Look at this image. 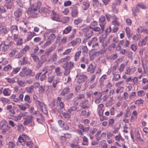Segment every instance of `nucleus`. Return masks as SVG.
<instances>
[{"mask_svg":"<svg viewBox=\"0 0 148 148\" xmlns=\"http://www.w3.org/2000/svg\"><path fill=\"white\" fill-rule=\"evenodd\" d=\"M56 36L54 34H51L47 38V40L46 42L43 45L41 46V47L43 49H45L51 43L53 42L54 39L55 38Z\"/></svg>","mask_w":148,"mask_h":148,"instance_id":"1","label":"nucleus"},{"mask_svg":"<svg viewBox=\"0 0 148 148\" xmlns=\"http://www.w3.org/2000/svg\"><path fill=\"white\" fill-rule=\"evenodd\" d=\"M37 8H35L34 5H32L31 7L29 8L27 10L28 14L33 18L36 17L37 16V14L36 12L37 10Z\"/></svg>","mask_w":148,"mask_h":148,"instance_id":"2","label":"nucleus"},{"mask_svg":"<svg viewBox=\"0 0 148 148\" xmlns=\"http://www.w3.org/2000/svg\"><path fill=\"white\" fill-rule=\"evenodd\" d=\"M9 56L11 58L14 56L15 58H19L22 56V54L17 50L14 49L9 54Z\"/></svg>","mask_w":148,"mask_h":148,"instance_id":"3","label":"nucleus"},{"mask_svg":"<svg viewBox=\"0 0 148 148\" xmlns=\"http://www.w3.org/2000/svg\"><path fill=\"white\" fill-rule=\"evenodd\" d=\"M33 117L31 116H27L25 119L24 122L23 124L24 125H27L30 124V125L32 126L34 125V121L33 120Z\"/></svg>","mask_w":148,"mask_h":148,"instance_id":"4","label":"nucleus"},{"mask_svg":"<svg viewBox=\"0 0 148 148\" xmlns=\"http://www.w3.org/2000/svg\"><path fill=\"white\" fill-rule=\"evenodd\" d=\"M10 128V127L6 124L5 122L1 121L0 123V129L2 130V132L3 133H5L8 131Z\"/></svg>","mask_w":148,"mask_h":148,"instance_id":"5","label":"nucleus"},{"mask_svg":"<svg viewBox=\"0 0 148 148\" xmlns=\"http://www.w3.org/2000/svg\"><path fill=\"white\" fill-rule=\"evenodd\" d=\"M47 61V58L45 57V56L43 55L41 56L40 59H39L36 62V67L37 68H40L44 63Z\"/></svg>","mask_w":148,"mask_h":148,"instance_id":"6","label":"nucleus"},{"mask_svg":"<svg viewBox=\"0 0 148 148\" xmlns=\"http://www.w3.org/2000/svg\"><path fill=\"white\" fill-rule=\"evenodd\" d=\"M22 70L24 71L25 73L26 76H30L34 77L35 73L34 72L32 71L30 69H29L25 66H24L22 68Z\"/></svg>","mask_w":148,"mask_h":148,"instance_id":"7","label":"nucleus"},{"mask_svg":"<svg viewBox=\"0 0 148 148\" xmlns=\"http://www.w3.org/2000/svg\"><path fill=\"white\" fill-rule=\"evenodd\" d=\"M74 66V63L72 61H70L69 62H66L62 66V67L63 69H66V68L71 69Z\"/></svg>","mask_w":148,"mask_h":148,"instance_id":"8","label":"nucleus"},{"mask_svg":"<svg viewBox=\"0 0 148 148\" xmlns=\"http://www.w3.org/2000/svg\"><path fill=\"white\" fill-rule=\"evenodd\" d=\"M58 58V56L56 53H54L48 59L47 62H48L53 63L56 61Z\"/></svg>","mask_w":148,"mask_h":148,"instance_id":"9","label":"nucleus"},{"mask_svg":"<svg viewBox=\"0 0 148 148\" xmlns=\"http://www.w3.org/2000/svg\"><path fill=\"white\" fill-rule=\"evenodd\" d=\"M136 70V67H133L130 68L129 67H126L125 69V73L131 75L133 74Z\"/></svg>","mask_w":148,"mask_h":148,"instance_id":"10","label":"nucleus"},{"mask_svg":"<svg viewBox=\"0 0 148 148\" xmlns=\"http://www.w3.org/2000/svg\"><path fill=\"white\" fill-rule=\"evenodd\" d=\"M22 11V9L18 8L17 10L14 12V15L16 17V19L17 21H18L19 18L21 16Z\"/></svg>","mask_w":148,"mask_h":148,"instance_id":"11","label":"nucleus"},{"mask_svg":"<svg viewBox=\"0 0 148 148\" xmlns=\"http://www.w3.org/2000/svg\"><path fill=\"white\" fill-rule=\"evenodd\" d=\"M105 21L106 18L105 16H101L99 18V25L100 26H102V28H103V27H104L105 25L106 24Z\"/></svg>","mask_w":148,"mask_h":148,"instance_id":"12","label":"nucleus"},{"mask_svg":"<svg viewBox=\"0 0 148 148\" xmlns=\"http://www.w3.org/2000/svg\"><path fill=\"white\" fill-rule=\"evenodd\" d=\"M51 18L53 20L59 21H60L59 15L53 11H52L51 15Z\"/></svg>","mask_w":148,"mask_h":148,"instance_id":"13","label":"nucleus"},{"mask_svg":"<svg viewBox=\"0 0 148 148\" xmlns=\"http://www.w3.org/2000/svg\"><path fill=\"white\" fill-rule=\"evenodd\" d=\"M95 68L96 66L94 64L91 63L89 66L87 71L90 72L91 73H93L95 72Z\"/></svg>","mask_w":148,"mask_h":148,"instance_id":"14","label":"nucleus"},{"mask_svg":"<svg viewBox=\"0 0 148 148\" xmlns=\"http://www.w3.org/2000/svg\"><path fill=\"white\" fill-rule=\"evenodd\" d=\"M111 19L112 20V24L114 26H119V23L117 20V18L115 16H113L111 17Z\"/></svg>","mask_w":148,"mask_h":148,"instance_id":"15","label":"nucleus"},{"mask_svg":"<svg viewBox=\"0 0 148 148\" xmlns=\"http://www.w3.org/2000/svg\"><path fill=\"white\" fill-rule=\"evenodd\" d=\"M77 132L80 136H82L83 134V127L82 125L80 124L78 125Z\"/></svg>","mask_w":148,"mask_h":148,"instance_id":"16","label":"nucleus"},{"mask_svg":"<svg viewBox=\"0 0 148 148\" xmlns=\"http://www.w3.org/2000/svg\"><path fill=\"white\" fill-rule=\"evenodd\" d=\"M3 42V45H5L10 47L12 44V42L11 40V39L10 38H8L5 40Z\"/></svg>","mask_w":148,"mask_h":148,"instance_id":"17","label":"nucleus"},{"mask_svg":"<svg viewBox=\"0 0 148 148\" xmlns=\"http://www.w3.org/2000/svg\"><path fill=\"white\" fill-rule=\"evenodd\" d=\"M55 49L54 47H51L48 49H47L45 51V53L47 57L49 56L51 54V52Z\"/></svg>","mask_w":148,"mask_h":148,"instance_id":"18","label":"nucleus"},{"mask_svg":"<svg viewBox=\"0 0 148 148\" xmlns=\"http://www.w3.org/2000/svg\"><path fill=\"white\" fill-rule=\"evenodd\" d=\"M10 31L12 34L18 33V27L16 25H13L10 27Z\"/></svg>","mask_w":148,"mask_h":148,"instance_id":"19","label":"nucleus"},{"mask_svg":"<svg viewBox=\"0 0 148 148\" xmlns=\"http://www.w3.org/2000/svg\"><path fill=\"white\" fill-rule=\"evenodd\" d=\"M10 91L9 88H5L3 91V93L5 96H9L10 95Z\"/></svg>","mask_w":148,"mask_h":148,"instance_id":"20","label":"nucleus"},{"mask_svg":"<svg viewBox=\"0 0 148 148\" xmlns=\"http://www.w3.org/2000/svg\"><path fill=\"white\" fill-rule=\"evenodd\" d=\"M147 37H145L143 40L140 41L138 42V45L139 46H142L143 45H145L147 42Z\"/></svg>","mask_w":148,"mask_h":148,"instance_id":"21","label":"nucleus"},{"mask_svg":"<svg viewBox=\"0 0 148 148\" xmlns=\"http://www.w3.org/2000/svg\"><path fill=\"white\" fill-rule=\"evenodd\" d=\"M100 26L101 27V28L99 27H97L94 28L93 29V30L95 31L99 32V33L100 34L102 33L103 32L104 27H103V28H102V26Z\"/></svg>","mask_w":148,"mask_h":148,"instance_id":"22","label":"nucleus"},{"mask_svg":"<svg viewBox=\"0 0 148 148\" xmlns=\"http://www.w3.org/2000/svg\"><path fill=\"white\" fill-rule=\"evenodd\" d=\"M71 14L73 17H76L78 15V11L76 8H74L72 11Z\"/></svg>","mask_w":148,"mask_h":148,"instance_id":"23","label":"nucleus"},{"mask_svg":"<svg viewBox=\"0 0 148 148\" xmlns=\"http://www.w3.org/2000/svg\"><path fill=\"white\" fill-rule=\"evenodd\" d=\"M25 90L28 93H32L34 92V86L32 85L29 87H27L25 88Z\"/></svg>","mask_w":148,"mask_h":148,"instance_id":"24","label":"nucleus"},{"mask_svg":"<svg viewBox=\"0 0 148 148\" xmlns=\"http://www.w3.org/2000/svg\"><path fill=\"white\" fill-rule=\"evenodd\" d=\"M55 72L57 76H61L62 74V73L61 71V68L59 67L55 69Z\"/></svg>","mask_w":148,"mask_h":148,"instance_id":"25","label":"nucleus"},{"mask_svg":"<svg viewBox=\"0 0 148 148\" xmlns=\"http://www.w3.org/2000/svg\"><path fill=\"white\" fill-rule=\"evenodd\" d=\"M19 108L23 110H25L27 109V108L29 107V105L27 103H25L24 105H18Z\"/></svg>","mask_w":148,"mask_h":148,"instance_id":"26","label":"nucleus"},{"mask_svg":"<svg viewBox=\"0 0 148 148\" xmlns=\"http://www.w3.org/2000/svg\"><path fill=\"white\" fill-rule=\"evenodd\" d=\"M97 38L96 37H94L92 38L90 41L88 42V44L90 46L91 45L97 42Z\"/></svg>","mask_w":148,"mask_h":148,"instance_id":"27","label":"nucleus"},{"mask_svg":"<svg viewBox=\"0 0 148 148\" xmlns=\"http://www.w3.org/2000/svg\"><path fill=\"white\" fill-rule=\"evenodd\" d=\"M100 145L102 148H108L107 144L105 140H102L101 141Z\"/></svg>","mask_w":148,"mask_h":148,"instance_id":"28","label":"nucleus"},{"mask_svg":"<svg viewBox=\"0 0 148 148\" xmlns=\"http://www.w3.org/2000/svg\"><path fill=\"white\" fill-rule=\"evenodd\" d=\"M70 91V88L69 87H66L64 88L61 93V95L64 96L66 94L68 93Z\"/></svg>","mask_w":148,"mask_h":148,"instance_id":"29","label":"nucleus"},{"mask_svg":"<svg viewBox=\"0 0 148 148\" xmlns=\"http://www.w3.org/2000/svg\"><path fill=\"white\" fill-rule=\"evenodd\" d=\"M35 102L36 105L38 107H40V109L44 106H45L44 104L42 102H41L39 100H36Z\"/></svg>","mask_w":148,"mask_h":148,"instance_id":"30","label":"nucleus"},{"mask_svg":"<svg viewBox=\"0 0 148 148\" xmlns=\"http://www.w3.org/2000/svg\"><path fill=\"white\" fill-rule=\"evenodd\" d=\"M71 30V26H68L63 31V34H67L69 33Z\"/></svg>","mask_w":148,"mask_h":148,"instance_id":"31","label":"nucleus"},{"mask_svg":"<svg viewBox=\"0 0 148 148\" xmlns=\"http://www.w3.org/2000/svg\"><path fill=\"white\" fill-rule=\"evenodd\" d=\"M29 46L28 45H26L23 48V49L20 52L22 54L23 53L25 54L26 53L27 51L29 50Z\"/></svg>","mask_w":148,"mask_h":148,"instance_id":"32","label":"nucleus"},{"mask_svg":"<svg viewBox=\"0 0 148 148\" xmlns=\"http://www.w3.org/2000/svg\"><path fill=\"white\" fill-rule=\"evenodd\" d=\"M24 144L26 145L27 146L29 147L30 148H32L34 146L33 144L32 141L28 142L25 140L24 141Z\"/></svg>","mask_w":148,"mask_h":148,"instance_id":"33","label":"nucleus"},{"mask_svg":"<svg viewBox=\"0 0 148 148\" xmlns=\"http://www.w3.org/2000/svg\"><path fill=\"white\" fill-rule=\"evenodd\" d=\"M39 12L41 13H48L49 12V10L47 8L43 7L41 8L39 10Z\"/></svg>","mask_w":148,"mask_h":148,"instance_id":"34","label":"nucleus"},{"mask_svg":"<svg viewBox=\"0 0 148 148\" xmlns=\"http://www.w3.org/2000/svg\"><path fill=\"white\" fill-rule=\"evenodd\" d=\"M91 32H88L84 35L85 37H84V40H87L91 36V34H90Z\"/></svg>","mask_w":148,"mask_h":148,"instance_id":"35","label":"nucleus"},{"mask_svg":"<svg viewBox=\"0 0 148 148\" xmlns=\"http://www.w3.org/2000/svg\"><path fill=\"white\" fill-rule=\"evenodd\" d=\"M31 56L32 58L34 61L36 62H37V61L39 59L38 57L34 53L31 54Z\"/></svg>","mask_w":148,"mask_h":148,"instance_id":"36","label":"nucleus"},{"mask_svg":"<svg viewBox=\"0 0 148 148\" xmlns=\"http://www.w3.org/2000/svg\"><path fill=\"white\" fill-rule=\"evenodd\" d=\"M7 145L8 148H14L16 146V145L14 143L11 141H9Z\"/></svg>","mask_w":148,"mask_h":148,"instance_id":"37","label":"nucleus"},{"mask_svg":"<svg viewBox=\"0 0 148 148\" xmlns=\"http://www.w3.org/2000/svg\"><path fill=\"white\" fill-rule=\"evenodd\" d=\"M70 59V57L68 56L66 58L61 59L59 61V63H62L65 62H67Z\"/></svg>","mask_w":148,"mask_h":148,"instance_id":"38","label":"nucleus"},{"mask_svg":"<svg viewBox=\"0 0 148 148\" xmlns=\"http://www.w3.org/2000/svg\"><path fill=\"white\" fill-rule=\"evenodd\" d=\"M81 52V51H79L78 52H77L75 53L74 58V60L75 61H77L78 59H79V58Z\"/></svg>","mask_w":148,"mask_h":148,"instance_id":"39","label":"nucleus"},{"mask_svg":"<svg viewBox=\"0 0 148 148\" xmlns=\"http://www.w3.org/2000/svg\"><path fill=\"white\" fill-rule=\"evenodd\" d=\"M8 30L6 27L2 28L0 30V32L1 34H5L7 33Z\"/></svg>","mask_w":148,"mask_h":148,"instance_id":"40","label":"nucleus"},{"mask_svg":"<svg viewBox=\"0 0 148 148\" xmlns=\"http://www.w3.org/2000/svg\"><path fill=\"white\" fill-rule=\"evenodd\" d=\"M24 100L28 103H30L31 102L30 97L28 95H26L25 96Z\"/></svg>","mask_w":148,"mask_h":148,"instance_id":"41","label":"nucleus"},{"mask_svg":"<svg viewBox=\"0 0 148 148\" xmlns=\"http://www.w3.org/2000/svg\"><path fill=\"white\" fill-rule=\"evenodd\" d=\"M90 6V4L89 2L86 1H85L84 2V10H87L89 7Z\"/></svg>","mask_w":148,"mask_h":148,"instance_id":"42","label":"nucleus"},{"mask_svg":"<svg viewBox=\"0 0 148 148\" xmlns=\"http://www.w3.org/2000/svg\"><path fill=\"white\" fill-rule=\"evenodd\" d=\"M13 5V2H9L6 3L4 5L7 9H10Z\"/></svg>","mask_w":148,"mask_h":148,"instance_id":"43","label":"nucleus"},{"mask_svg":"<svg viewBox=\"0 0 148 148\" xmlns=\"http://www.w3.org/2000/svg\"><path fill=\"white\" fill-rule=\"evenodd\" d=\"M115 139L117 141H119L120 140L123 141L124 140V139L122 137L120 134H119L118 135L115 136Z\"/></svg>","mask_w":148,"mask_h":148,"instance_id":"44","label":"nucleus"},{"mask_svg":"<svg viewBox=\"0 0 148 148\" xmlns=\"http://www.w3.org/2000/svg\"><path fill=\"white\" fill-rule=\"evenodd\" d=\"M145 94V92L143 90H140L137 92V95L139 97L144 96Z\"/></svg>","mask_w":148,"mask_h":148,"instance_id":"45","label":"nucleus"},{"mask_svg":"<svg viewBox=\"0 0 148 148\" xmlns=\"http://www.w3.org/2000/svg\"><path fill=\"white\" fill-rule=\"evenodd\" d=\"M143 67L144 70V73L143 74H146L148 75V68L146 65H143Z\"/></svg>","mask_w":148,"mask_h":148,"instance_id":"46","label":"nucleus"},{"mask_svg":"<svg viewBox=\"0 0 148 148\" xmlns=\"http://www.w3.org/2000/svg\"><path fill=\"white\" fill-rule=\"evenodd\" d=\"M92 4L93 7L96 8L99 5V3L98 0H92Z\"/></svg>","mask_w":148,"mask_h":148,"instance_id":"47","label":"nucleus"},{"mask_svg":"<svg viewBox=\"0 0 148 148\" xmlns=\"http://www.w3.org/2000/svg\"><path fill=\"white\" fill-rule=\"evenodd\" d=\"M65 70L64 71V76H67L69 75L71 71V69H67V68L64 69Z\"/></svg>","mask_w":148,"mask_h":148,"instance_id":"48","label":"nucleus"},{"mask_svg":"<svg viewBox=\"0 0 148 148\" xmlns=\"http://www.w3.org/2000/svg\"><path fill=\"white\" fill-rule=\"evenodd\" d=\"M21 68L20 67H18L16 68H14L12 70V73L13 74H16L18 73L20 70Z\"/></svg>","mask_w":148,"mask_h":148,"instance_id":"49","label":"nucleus"},{"mask_svg":"<svg viewBox=\"0 0 148 148\" xmlns=\"http://www.w3.org/2000/svg\"><path fill=\"white\" fill-rule=\"evenodd\" d=\"M125 32L128 37L129 38L130 36L131 33V30L128 27H126L125 29Z\"/></svg>","mask_w":148,"mask_h":148,"instance_id":"50","label":"nucleus"},{"mask_svg":"<svg viewBox=\"0 0 148 148\" xmlns=\"http://www.w3.org/2000/svg\"><path fill=\"white\" fill-rule=\"evenodd\" d=\"M77 82L79 84L82 83L83 82V75H81L79 77Z\"/></svg>","mask_w":148,"mask_h":148,"instance_id":"51","label":"nucleus"},{"mask_svg":"<svg viewBox=\"0 0 148 148\" xmlns=\"http://www.w3.org/2000/svg\"><path fill=\"white\" fill-rule=\"evenodd\" d=\"M0 100L3 103H8L10 102L9 100L6 98L3 97H1V98Z\"/></svg>","mask_w":148,"mask_h":148,"instance_id":"52","label":"nucleus"},{"mask_svg":"<svg viewBox=\"0 0 148 148\" xmlns=\"http://www.w3.org/2000/svg\"><path fill=\"white\" fill-rule=\"evenodd\" d=\"M55 77V76L54 75H52L50 76H48V82L50 83H51L53 82Z\"/></svg>","mask_w":148,"mask_h":148,"instance_id":"53","label":"nucleus"},{"mask_svg":"<svg viewBox=\"0 0 148 148\" xmlns=\"http://www.w3.org/2000/svg\"><path fill=\"white\" fill-rule=\"evenodd\" d=\"M42 112L45 114H47L48 113L47 110L45 107V105L40 109Z\"/></svg>","mask_w":148,"mask_h":148,"instance_id":"54","label":"nucleus"},{"mask_svg":"<svg viewBox=\"0 0 148 148\" xmlns=\"http://www.w3.org/2000/svg\"><path fill=\"white\" fill-rule=\"evenodd\" d=\"M83 20L82 19H81L80 18H78L77 19H75L74 20V23L75 24L77 25L78 24L82 22Z\"/></svg>","mask_w":148,"mask_h":148,"instance_id":"55","label":"nucleus"},{"mask_svg":"<svg viewBox=\"0 0 148 148\" xmlns=\"http://www.w3.org/2000/svg\"><path fill=\"white\" fill-rule=\"evenodd\" d=\"M143 101L141 99H138L136 100L134 103L136 105H139L143 103Z\"/></svg>","mask_w":148,"mask_h":148,"instance_id":"56","label":"nucleus"},{"mask_svg":"<svg viewBox=\"0 0 148 148\" xmlns=\"http://www.w3.org/2000/svg\"><path fill=\"white\" fill-rule=\"evenodd\" d=\"M9 46L5 45H3L2 47V51L5 52L9 48Z\"/></svg>","mask_w":148,"mask_h":148,"instance_id":"57","label":"nucleus"},{"mask_svg":"<svg viewBox=\"0 0 148 148\" xmlns=\"http://www.w3.org/2000/svg\"><path fill=\"white\" fill-rule=\"evenodd\" d=\"M113 98L112 97H111L110 98L108 102L107 103H106V106L107 107H108L109 106H111L112 105V102L113 101Z\"/></svg>","mask_w":148,"mask_h":148,"instance_id":"58","label":"nucleus"},{"mask_svg":"<svg viewBox=\"0 0 148 148\" xmlns=\"http://www.w3.org/2000/svg\"><path fill=\"white\" fill-rule=\"evenodd\" d=\"M18 84L20 86L23 87L25 86V83L23 81L21 80L18 81L17 82Z\"/></svg>","mask_w":148,"mask_h":148,"instance_id":"59","label":"nucleus"},{"mask_svg":"<svg viewBox=\"0 0 148 148\" xmlns=\"http://www.w3.org/2000/svg\"><path fill=\"white\" fill-rule=\"evenodd\" d=\"M138 6H139L140 8L143 9H145L146 8V6L142 3H138Z\"/></svg>","mask_w":148,"mask_h":148,"instance_id":"60","label":"nucleus"},{"mask_svg":"<svg viewBox=\"0 0 148 148\" xmlns=\"http://www.w3.org/2000/svg\"><path fill=\"white\" fill-rule=\"evenodd\" d=\"M6 12V10L4 7L2 5H0V13H4Z\"/></svg>","mask_w":148,"mask_h":148,"instance_id":"61","label":"nucleus"},{"mask_svg":"<svg viewBox=\"0 0 148 148\" xmlns=\"http://www.w3.org/2000/svg\"><path fill=\"white\" fill-rule=\"evenodd\" d=\"M120 78V76L119 74H117L114 76L113 78V80L114 81H117Z\"/></svg>","mask_w":148,"mask_h":148,"instance_id":"62","label":"nucleus"},{"mask_svg":"<svg viewBox=\"0 0 148 148\" xmlns=\"http://www.w3.org/2000/svg\"><path fill=\"white\" fill-rule=\"evenodd\" d=\"M132 80L133 83V84L134 85H137L138 84V78L136 77H134L132 79Z\"/></svg>","mask_w":148,"mask_h":148,"instance_id":"63","label":"nucleus"},{"mask_svg":"<svg viewBox=\"0 0 148 148\" xmlns=\"http://www.w3.org/2000/svg\"><path fill=\"white\" fill-rule=\"evenodd\" d=\"M136 95V93L135 92H132L130 95V96L129 97V98L130 99H133L135 97Z\"/></svg>","mask_w":148,"mask_h":148,"instance_id":"64","label":"nucleus"}]
</instances>
